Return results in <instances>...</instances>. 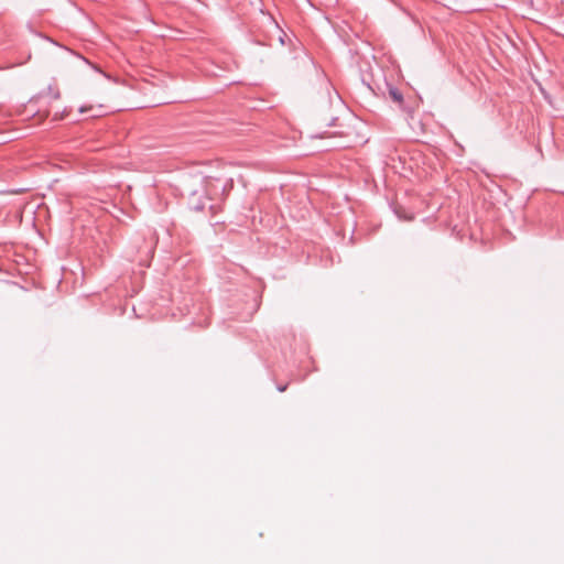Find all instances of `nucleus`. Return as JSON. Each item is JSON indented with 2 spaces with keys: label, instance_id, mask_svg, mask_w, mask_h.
I'll return each instance as SVG.
<instances>
[{
  "label": "nucleus",
  "instance_id": "nucleus-1",
  "mask_svg": "<svg viewBox=\"0 0 564 564\" xmlns=\"http://www.w3.org/2000/svg\"><path fill=\"white\" fill-rule=\"evenodd\" d=\"M390 95L395 101L401 102L403 100V97L398 89H391Z\"/></svg>",
  "mask_w": 564,
  "mask_h": 564
},
{
  "label": "nucleus",
  "instance_id": "nucleus-2",
  "mask_svg": "<svg viewBox=\"0 0 564 564\" xmlns=\"http://www.w3.org/2000/svg\"><path fill=\"white\" fill-rule=\"evenodd\" d=\"M193 208L195 210H203L204 209V205L203 204H197V205H194Z\"/></svg>",
  "mask_w": 564,
  "mask_h": 564
},
{
  "label": "nucleus",
  "instance_id": "nucleus-3",
  "mask_svg": "<svg viewBox=\"0 0 564 564\" xmlns=\"http://www.w3.org/2000/svg\"><path fill=\"white\" fill-rule=\"evenodd\" d=\"M278 390H279L280 392H284V391L286 390V386H279V387H278Z\"/></svg>",
  "mask_w": 564,
  "mask_h": 564
}]
</instances>
